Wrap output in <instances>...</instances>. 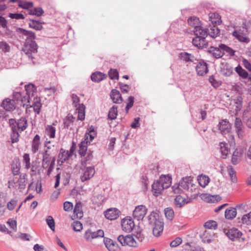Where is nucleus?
Wrapping results in <instances>:
<instances>
[{
	"label": "nucleus",
	"mask_w": 251,
	"mask_h": 251,
	"mask_svg": "<svg viewBox=\"0 0 251 251\" xmlns=\"http://www.w3.org/2000/svg\"><path fill=\"white\" fill-rule=\"evenodd\" d=\"M21 33L26 36L23 51L29 58H33V55L37 52L38 46L35 41V35L31 31L20 28Z\"/></svg>",
	"instance_id": "1"
},
{
	"label": "nucleus",
	"mask_w": 251,
	"mask_h": 251,
	"mask_svg": "<svg viewBox=\"0 0 251 251\" xmlns=\"http://www.w3.org/2000/svg\"><path fill=\"white\" fill-rule=\"evenodd\" d=\"M149 224L152 226V232L153 235L158 237L162 233L164 229V223L159 218L157 212L152 211L148 216Z\"/></svg>",
	"instance_id": "2"
},
{
	"label": "nucleus",
	"mask_w": 251,
	"mask_h": 251,
	"mask_svg": "<svg viewBox=\"0 0 251 251\" xmlns=\"http://www.w3.org/2000/svg\"><path fill=\"white\" fill-rule=\"evenodd\" d=\"M85 133L84 140L82 141L79 146V153L81 156H84L87 150V144L90 143L97 135L96 131L93 126H91Z\"/></svg>",
	"instance_id": "3"
},
{
	"label": "nucleus",
	"mask_w": 251,
	"mask_h": 251,
	"mask_svg": "<svg viewBox=\"0 0 251 251\" xmlns=\"http://www.w3.org/2000/svg\"><path fill=\"white\" fill-rule=\"evenodd\" d=\"M218 128L223 135H226L228 134L229 136V141L231 143H234L235 144L234 136L232 134H229L231 130V125L228 120L225 119L220 121L218 125Z\"/></svg>",
	"instance_id": "4"
},
{
	"label": "nucleus",
	"mask_w": 251,
	"mask_h": 251,
	"mask_svg": "<svg viewBox=\"0 0 251 251\" xmlns=\"http://www.w3.org/2000/svg\"><path fill=\"white\" fill-rule=\"evenodd\" d=\"M73 103L74 106L76 108V110L78 113L77 119L80 121H83L85 119V106L83 104L79 103V98L75 94L72 95Z\"/></svg>",
	"instance_id": "5"
},
{
	"label": "nucleus",
	"mask_w": 251,
	"mask_h": 251,
	"mask_svg": "<svg viewBox=\"0 0 251 251\" xmlns=\"http://www.w3.org/2000/svg\"><path fill=\"white\" fill-rule=\"evenodd\" d=\"M42 154V166L44 169L48 168L47 175L50 176L54 168L55 161V157H52L43 153Z\"/></svg>",
	"instance_id": "6"
},
{
	"label": "nucleus",
	"mask_w": 251,
	"mask_h": 251,
	"mask_svg": "<svg viewBox=\"0 0 251 251\" xmlns=\"http://www.w3.org/2000/svg\"><path fill=\"white\" fill-rule=\"evenodd\" d=\"M118 240L122 246L136 247L138 245L135 238L131 235H127L126 236L121 235L118 237Z\"/></svg>",
	"instance_id": "7"
},
{
	"label": "nucleus",
	"mask_w": 251,
	"mask_h": 251,
	"mask_svg": "<svg viewBox=\"0 0 251 251\" xmlns=\"http://www.w3.org/2000/svg\"><path fill=\"white\" fill-rule=\"evenodd\" d=\"M18 184L16 185L14 180L9 181L8 182V187L9 188H16L17 186H18L19 189L21 190L24 189L27 183V175L26 174H22L20 175V178L18 180Z\"/></svg>",
	"instance_id": "8"
},
{
	"label": "nucleus",
	"mask_w": 251,
	"mask_h": 251,
	"mask_svg": "<svg viewBox=\"0 0 251 251\" xmlns=\"http://www.w3.org/2000/svg\"><path fill=\"white\" fill-rule=\"evenodd\" d=\"M147 211L148 208L145 205H138L133 211V217L137 220H142L146 215Z\"/></svg>",
	"instance_id": "9"
},
{
	"label": "nucleus",
	"mask_w": 251,
	"mask_h": 251,
	"mask_svg": "<svg viewBox=\"0 0 251 251\" xmlns=\"http://www.w3.org/2000/svg\"><path fill=\"white\" fill-rule=\"evenodd\" d=\"M104 234V231L101 229L94 232L91 229H88L84 233V238L86 241L89 242L94 238L103 237Z\"/></svg>",
	"instance_id": "10"
},
{
	"label": "nucleus",
	"mask_w": 251,
	"mask_h": 251,
	"mask_svg": "<svg viewBox=\"0 0 251 251\" xmlns=\"http://www.w3.org/2000/svg\"><path fill=\"white\" fill-rule=\"evenodd\" d=\"M180 186L182 189L193 192L195 189V185L193 183V179L191 176L183 177L179 181Z\"/></svg>",
	"instance_id": "11"
},
{
	"label": "nucleus",
	"mask_w": 251,
	"mask_h": 251,
	"mask_svg": "<svg viewBox=\"0 0 251 251\" xmlns=\"http://www.w3.org/2000/svg\"><path fill=\"white\" fill-rule=\"evenodd\" d=\"M121 226L123 230L130 232L133 230L135 224L132 218L127 216L122 220Z\"/></svg>",
	"instance_id": "12"
},
{
	"label": "nucleus",
	"mask_w": 251,
	"mask_h": 251,
	"mask_svg": "<svg viewBox=\"0 0 251 251\" xmlns=\"http://www.w3.org/2000/svg\"><path fill=\"white\" fill-rule=\"evenodd\" d=\"M180 59L187 63V66L190 65L191 63L196 64L198 59L193 54L186 52H182L179 54Z\"/></svg>",
	"instance_id": "13"
},
{
	"label": "nucleus",
	"mask_w": 251,
	"mask_h": 251,
	"mask_svg": "<svg viewBox=\"0 0 251 251\" xmlns=\"http://www.w3.org/2000/svg\"><path fill=\"white\" fill-rule=\"evenodd\" d=\"M235 132L238 138L242 139L245 135V129L243 122L240 118H236L234 122Z\"/></svg>",
	"instance_id": "14"
},
{
	"label": "nucleus",
	"mask_w": 251,
	"mask_h": 251,
	"mask_svg": "<svg viewBox=\"0 0 251 251\" xmlns=\"http://www.w3.org/2000/svg\"><path fill=\"white\" fill-rule=\"evenodd\" d=\"M82 170L83 173L80 176V179L82 182L89 180L95 174V169L93 166L86 167Z\"/></svg>",
	"instance_id": "15"
},
{
	"label": "nucleus",
	"mask_w": 251,
	"mask_h": 251,
	"mask_svg": "<svg viewBox=\"0 0 251 251\" xmlns=\"http://www.w3.org/2000/svg\"><path fill=\"white\" fill-rule=\"evenodd\" d=\"M74 151L72 148L69 151H66L61 149L58 155V163L61 165L65 161L68 160L73 153Z\"/></svg>",
	"instance_id": "16"
},
{
	"label": "nucleus",
	"mask_w": 251,
	"mask_h": 251,
	"mask_svg": "<svg viewBox=\"0 0 251 251\" xmlns=\"http://www.w3.org/2000/svg\"><path fill=\"white\" fill-rule=\"evenodd\" d=\"M45 148L43 153L52 156L57 152L55 146L50 141H48L47 139L45 142Z\"/></svg>",
	"instance_id": "17"
},
{
	"label": "nucleus",
	"mask_w": 251,
	"mask_h": 251,
	"mask_svg": "<svg viewBox=\"0 0 251 251\" xmlns=\"http://www.w3.org/2000/svg\"><path fill=\"white\" fill-rule=\"evenodd\" d=\"M244 152L242 148H237L233 152L231 162L233 165H237L241 161Z\"/></svg>",
	"instance_id": "18"
},
{
	"label": "nucleus",
	"mask_w": 251,
	"mask_h": 251,
	"mask_svg": "<svg viewBox=\"0 0 251 251\" xmlns=\"http://www.w3.org/2000/svg\"><path fill=\"white\" fill-rule=\"evenodd\" d=\"M220 73L226 76L230 75L233 72L232 68L226 62H222L220 66Z\"/></svg>",
	"instance_id": "19"
},
{
	"label": "nucleus",
	"mask_w": 251,
	"mask_h": 251,
	"mask_svg": "<svg viewBox=\"0 0 251 251\" xmlns=\"http://www.w3.org/2000/svg\"><path fill=\"white\" fill-rule=\"evenodd\" d=\"M195 68L197 74L199 75L203 76L208 72L207 64L203 61L200 62Z\"/></svg>",
	"instance_id": "20"
},
{
	"label": "nucleus",
	"mask_w": 251,
	"mask_h": 251,
	"mask_svg": "<svg viewBox=\"0 0 251 251\" xmlns=\"http://www.w3.org/2000/svg\"><path fill=\"white\" fill-rule=\"evenodd\" d=\"M165 189H166L165 187L162 185L158 180L155 181L152 185V191L155 196L161 195Z\"/></svg>",
	"instance_id": "21"
},
{
	"label": "nucleus",
	"mask_w": 251,
	"mask_h": 251,
	"mask_svg": "<svg viewBox=\"0 0 251 251\" xmlns=\"http://www.w3.org/2000/svg\"><path fill=\"white\" fill-rule=\"evenodd\" d=\"M41 145L40 137L39 135L36 134L31 142V150L33 153H36L40 149Z\"/></svg>",
	"instance_id": "22"
},
{
	"label": "nucleus",
	"mask_w": 251,
	"mask_h": 251,
	"mask_svg": "<svg viewBox=\"0 0 251 251\" xmlns=\"http://www.w3.org/2000/svg\"><path fill=\"white\" fill-rule=\"evenodd\" d=\"M120 211L116 208H110L107 210L104 215L106 219L110 220H116L119 216Z\"/></svg>",
	"instance_id": "23"
},
{
	"label": "nucleus",
	"mask_w": 251,
	"mask_h": 251,
	"mask_svg": "<svg viewBox=\"0 0 251 251\" xmlns=\"http://www.w3.org/2000/svg\"><path fill=\"white\" fill-rule=\"evenodd\" d=\"M206 37H202L199 36H196L193 39L192 43L193 45L199 48H203L207 45V42L205 40Z\"/></svg>",
	"instance_id": "24"
},
{
	"label": "nucleus",
	"mask_w": 251,
	"mask_h": 251,
	"mask_svg": "<svg viewBox=\"0 0 251 251\" xmlns=\"http://www.w3.org/2000/svg\"><path fill=\"white\" fill-rule=\"evenodd\" d=\"M106 248L109 251H118L119 248L117 244L109 238H104L103 240Z\"/></svg>",
	"instance_id": "25"
},
{
	"label": "nucleus",
	"mask_w": 251,
	"mask_h": 251,
	"mask_svg": "<svg viewBox=\"0 0 251 251\" xmlns=\"http://www.w3.org/2000/svg\"><path fill=\"white\" fill-rule=\"evenodd\" d=\"M208 51L216 58H220L224 54L222 49L219 46L218 47L211 46L209 48Z\"/></svg>",
	"instance_id": "26"
},
{
	"label": "nucleus",
	"mask_w": 251,
	"mask_h": 251,
	"mask_svg": "<svg viewBox=\"0 0 251 251\" xmlns=\"http://www.w3.org/2000/svg\"><path fill=\"white\" fill-rule=\"evenodd\" d=\"M242 234V232L235 228H232L229 229L226 233L227 236L232 240L239 238L241 236Z\"/></svg>",
	"instance_id": "27"
},
{
	"label": "nucleus",
	"mask_w": 251,
	"mask_h": 251,
	"mask_svg": "<svg viewBox=\"0 0 251 251\" xmlns=\"http://www.w3.org/2000/svg\"><path fill=\"white\" fill-rule=\"evenodd\" d=\"M83 212L82 209V204L80 202H77L74 209V214L73 217L74 218L80 219L83 217Z\"/></svg>",
	"instance_id": "28"
},
{
	"label": "nucleus",
	"mask_w": 251,
	"mask_h": 251,
	"mask_svg": "<svg viewBox=\"0 0 251 251\" xmlns=\"http://www.w3.org/2000/svg\"><path fill=\"white\" fill-rule=\"evenodd\" d=\"M15 100L6 99L2 102V106L7 111H11L15 108Z\"/></svg>",
	"instance_id": "29"
},
{
	"label": "nucleus",
	"mask_w": 251,
	"mask_h": 251,
	"mask_svg": "<svg viewBox=\"0 0 251 251\" xmlns=\"http://www.w3.org/2000/svg\"><path fill=\"white\" fill-rule=\"evenodd\" d=\"M214 233L213 232L205 230L201 235V238L204 243H209L213 239Z\"/></svg>",
	"instance_id": "30"
},
{
	"label": "nucleus",
	"mask_w": 251,
	"mask_h": 251,
	"mask_svg": "<svg viewBox=\"0 0 251 251\" xmlns=\"http://www.w3.org/2000/svg\"><path fill=\"white\" fill-rule=\"evenodd\" d=\"M171 180L172 178L169 175H162L158 180L167 189L170 186Z\"/></svg>",
	"instance_id": "31"
},
{
	"label": "nucleus",
	"mask_w": 251,
	"mask_h": 251,
	"mask_svg": "<svg viewBox=\"0 0 251 251\" xmlns=\"http://www.w3.org/2000/svg\"><path fill=\"white\" fill-rule=\"evenodd\" d=\"M233 35L240 42L247 43L250 41V39L246 35L239 31H234Z\"/></svg>",
	"instance_id": "32"
},
{
	"label": "nucleus",
	"mask_w": 251,
	"mask_h": 251,
	"mask_svg": "<svg viewBox=\"0 0 251 251\" xmlns=\"http://www.w3.org/2000/svg\"><path fill=\"white\" fill-rule=\"evenodd\" d=\"M193 32L196 36H199L202 37H206L208 35L207 30L203 28L200 25H198L194 28Z\"/></svg>",
	"instance_id": "33"
},
{
	"label": "nucleus",
	"mask_w": 251,
	"mask_h": 251,
	"mask_svg": "<svg viewBox=\"0 0 251 251\" xmlns=\"http://www.w3.org/2000/svg\"><path fill=\"white\" fill-rule=\"evenodd\" d=\"M110 97L114 103H121L122 101L121 93L116 89H113L111 91Z\"/></svg>",
	"instance_id": "34"
},
{
	"label": "nucleus",
	"mask_w": 251,
	"mask_h": 251,
	"mask_svg": "<svg viewBox=\"0 0 251 251\" xmlns=\"http://www.w3.org/2000/svg\"><path fill=\"white\" fill-rule=\"evenodd\" d=\"M235 111L238 113L241 109L243 104V99L241 96H238L233 100Z\"/></svg>",
	"instance_id": "35"
},
{
	"label": "nucleus",
	"mask_w": 251,
	"mask_h": 251,
	"mask_svg": "<svg viewBox=\"0 0 251 251\" xmlns=\"http://www.w3.org/2000/svg\"><path fill=\"white\" fill-rule=\"evenodd\" d=\"M237 215L236 209L235 208L230 207L226 209L225 212V215L226 219L228 220H232Z\"/></svg>",
	"instance_id": "36"
},
{
	"label": "nucleus",
	"mask_w": 251,
	"mask_h": 251,
	"mask_svg": "<svg viewBox=\"0 0 251 251\" xmlns=\"http://www.w3.org/2000/svg\"><path fill=\"white\" fill-rule=\"evenodd\" d=\"M106 77V75L100 72H96L92 74L91 78L93 81L99 82Z\"/></svg>",
	"instance_id": "37"
},
{
	"label": "nucleus",
	"mask_w": 251,
	"mask_h": 251,
	"mask_svg": "<svg viewBox=\"0 0 251 251\" xmlns=\"http://www.w3.org/2000/svg\"><path fill=\"white\" fill-rule=\"evenodd\" d=\"M219 146L222 157L223 158H226L229 152L228 144L225 142H221Z\"/></svg>",
	"instance_id": "38"
},
{
	"label": "nucleus",
	"mask_w": 251,
	"mask_h": 251,
	"mask_svg": "<svg viewBox=\"0 0 251 251\" xmlns=\"http://www.w3.org/2000/svg\"><path fill=\"white\" fill-rule=\"evenodd\" d=\"M198 181L199 184L202 187H205L209 182L210 179L208 176L205 175H200L198 177Z\"/></svg>",
	"instance_id": "39"
},
{
	"label": "nucleus",
	"mask_w": 251,
	"mask_h": 251,
	"mask_svg": "<svg viewBox=\"0 0 251 251\" xmlns=\"http://www.w3.org/2000/svg\"><path fill=\"white\" fill-rule=\"evenodd\" d=\"M209 20L212 23L216 25H220L221 23V17L216 13H211L209 16Z\"/></svg>",
	"instance_id": "40"
},
{
	"label": "nucleus",
	"mask_w": 251,
	"mask_h": 251,
	"mask_svg": "<svg viewBox=\"0 0 251 251\" xmlns=\"http://www.w3.org/2000/svg\"><path fill=\"white\" fill-rule=\"evenodd\" d=\"M188 201H186L185 198L180 195L177 196L175 199V204L179 207H182L185 204L188 203Z\"/></svg>",
	"instance_id": "41"
},
{
	"label": "nucleus",
	"mask_w": 251,
	"mask_h": 251,
	"mask_svg": "<svg viewBox=\"0 0 251 251\" xmlns=\"http://www.w3.org/2000/svg\"><path fill=\"white\" fill-rule=\"evenodd\" d=\"M18 128L21 131H23L27 127V121L25 118L22 117L16 123Z\"/></svg>",
	"instance_id": "42"
},
{
	"label": "nucleus",
	"mask_w": 251,
	"mask_h": 251,
	"mask_svg": "<svg viewBox=\"0 0 251 251\" xmlns=\"http://www.w3.org/2000/svg\"><path fill=\"white\" fill-rule=\"evenodd\" d=\"M56 128L55 127L48 125L46 128V134L50 138H54L55 136Z\"/></svg>",
	"instance_id": "43"
},
{
	"label": "nucleus",
	"mask_w": 251,
	"mask_h": 251,
	"mask_svg": "<svg viewBox=\"0 0 251 251\" xmlns=\"http://www.w3.org/2000/svg\"><path fill=\"white\" fill-rule=\"evenodd\" d=\"M21 169V164L20 162L19 161H17L15 162H13L12 166H11V170L12 174L14 175H18L20 173V170Z\"/></svg>",
	"instance_id": "44"
},
{
	"label": "nucleus",
	"mask_w": 251,
	"mask_h": 251,
	"mask_svg": "<svg viewBox=\"0 0 251 251\" xmlns=\"http://www.w3.org/2000/svg\"><path fill=\"white\" fill-rule=\"evenodd\" d=\"M42 106V104L40 101L39 99L36 98L34 99V101L31 106V107H33L34 111L35 112L39 114L40 112V109Z\"/></svg>",
	"instance_id": "45"
},
{
	"label": "nucleus",
	"mask_w": 251,
	"mask_h": 251,
	"mask_svg": "<svg viewBox=\"0 0 251 251\" xmlns=\"http://www.w3.org/2000/svg\"><path fill=\"white\" fill-rule=\"evenodd\" d=\"M29 25L31 28L37 30H40L43 28L41 23L38 21L30 20V23H29Z\"/></svg>",
	"instance_id": "46"
},
{
	"label": "nucleus",
	"mask_w": 251,
	"mask_h": 251,
	"mask_svg": "<svg viewBox=\"0 0 251 251\" xmlns=\"http://www.w3.org/2000/svg\"><path fill=\"white\" fill-rule=\"evenodd\" d=\"M227 170L231 181L233 182H236L237 181V177L236 176L235 171L234 170L233 167L229 165L227 167Z\"/></svg>",
	"instance_id": "47"
},
{
	"label": "nucleus",
	"mask_w": 251,
	"mask_h": 251,
	"mask_svg": "<svg viewBox=\"0 0 251 251\" xmlns=\"http://www.w3.org/2000/svg\"><path fill=\"white\" fill-rule=\"evenodd\" d=\"M118 113L117 106L114 105L111 107L108 113V118L110 120H114L117 118Z\"/></svg>",
	"instance_id": "48"
},
{
	"label": "nucleus",
	"mask_w": 251,
	"mask_h": 251,
	"mask_svg": "<svg viewBox=\"0 0 251 251\" xmlns=\"http://www.w3.org/2000/svg\"><path fill=\"white\" fill-rule=\"evenodd\" d=\"M23 163L25 165L26 169H29L31 167L30 158L28 153H25L23 156Z\"/></svg>",
	"instance_id": "49"
},
{
	"label": "nucleus",
	"mask_w": 251,
	"mask_h": 251,
	"mask_svg": "<svg viewBox=\"0 0 251 251\" xmlns=\"http://www.w3.org/2000/svg\"><path fill=\"white\" fill-rule=\"evenodd\" d=\"M28 13L31 15L41 16L44 13V11L41 7H35L32 9L29 10Z\"/></svg>",
	"instance_id": "50"
},
{
	"label": "nucleus",
	"mask_w": 251,
	"mask_h": 251,
	"mask_svg": "<svg viewBox=\"0 0 251 251\" xmlns=\"http://www.w3.org/2000/svg\"><path fill=\"white\" fill-rule=\"evenodd\" d=\"M188 23L190 25L193 26L195 28L196 27L199 25L200 20L196 17H191L188 19Z\"/></svg>",
	"instance_id": "51"
},
{
	"label": "nucleus",
	"mask_w": 251,
	"mask_h": 251,
	"mask_svg": "<svg viewBox=\"0 0 251 251\" xmlns=\"http://www.w3.org/2000/svg\"><path fill=\"white\" fill-rule=\"evenodd\" d=\"M74 117L72 115L68 114L64 120V126L65 127L68 128L73 123Z\"/></svg>",
	"instance_id": "52"
},
{
	"label": "nucleus",
	"mask_w": 251,
	"mask_h": 251,
	"mask_svg": "<svg viewBox=\"0 0 251 251\" xmlns=\"http://www.w3.org/2000/svg\"><path fill=\"white\" fill-rule=\"evenodd\" d=\"M12 133L11 135V142L13 143H16L19 141V134L17 131L16 128L12 126Z\"/></svg>",
	"instance_id": "53"
},
{
	"label": "nucleus",
	"mask_w": 251,
	"mask_h": 251,
	"mask_svg": "<svg viewBox=\"0 0 251 251\" xmlns=\"http://www.w3.org/2000/svg\"><path fill=\"white\" fill-rule=\"evenodd\" d=\"M242 223L249 225L251 224V212L244 215L241 218Z\"/></svg>",
	"instance_id": "54"
},
{
	"label": "nucleus",
	"mask_w": 251,
	"mask_h": 251,
	"mask_svg": "<svg viewBox=\"0 0 251 251\" xmlns=\"http://www.w3.org/2000/svg\"><path fill=\"white\" fill-rule=\"evenodd\" d=\"M164 213L166 218L172 221L174 217V212L173 209L171 208H167L164 210Z\"/></svg>",
	"instance_id": "55"
},
{
	"label": "nucleus",
	"mask_w": 251,
	"mask_h": 251,
	"mask_svg": "<svg viewBox=\"0 0 251 251\" xmlns=\"http://www.w3.org/2000/svg\"><path fill=\"white\" fill-rule=\"evenodd\" d=\"M46 223L50 229L52 231H55V222L52 217L49 216L46 219Z\"/></svg>",
	"instance_id": "56"
},
{
	"label": "nucleus",
	"mask_w": 251,
	"mask_h": 251,
	"mask_svg": "<svg viewBox=\"0 0 251 251\" xmlns=\"http://www.w3.org/2000/svg\"><path fill=\"white\" fill-rule=\"evenodd\" d=\"M206 228L209 229H216L217 226V222L215 221L210 220L206 222L204 225Z\"/></svg>",
	"instance_id": "57"
},
{
	"label": "nucleus",
	"mask_w": 251,
	"mask_h": 251,
	"mask_svg": "<svg viewBox=\"0 0 251 251\" xmlns=\"http://www.w3.org/2000/svg\"><path fill=\"white\" fill-rule=\"evenodd\" d=\"M219 47L221 49H222L224 52L225 51L226 53H228L230 55H234L235 51L230 47H227L226 45L222 44H220Z\"/></svg>",
	"instance_id": "58"
},
{
	"label": "nucleus",
	"mask_w": 251,
	"mask_h": 251,
	"mask_svg": "<svg viewBox=\"0 0 251 251\" xmlns=\"http://www.w3.org/2000/svg\"><path fill=\"white\" fill-rule=\"evenodd\" d=\"M18 5L20 7L26 9L31 8L33 6V3L29 1H22L20 0L19 2Z\"/></svg>",
	"instance_id": "59"
},
{
	"label": "nucleus",
	"mask_w": 251,
	"mask_h": 251,
	"mask_svg": "<svg viewBox=\"0 0 251 251\" xmlns=\"http://www.w3.org/2000/svg\"><path fill=\"white\" fill-rule=\"evenodd\" d=\"M73 229L76 232H80L83 228L82 224L79 221H75L72 225Z\"/></svg>",
	"instance_id": "60"
},
{
	"label": "nucleus",
	"mask_w": 251,
	"mask_h": 251,
	"mask_svg": "<svg viewBox=\"0 0 251 251\" xmlns=\"http://www.w3.org/2000/svg\"><path fill=\"white\" fill-rule=\"evenodd\" d=\"M43 91L48 96H50L54 94L56 92V89L54 87H45L43 88Z\"/></svg>",
	"instance_id": "61"
},
{
	"label": "nucleus",
	"mask_w": 251,
	"mask_h": 251,
	"mask_svg": "<svg viewBox=\"0 0 251 251\" xmlns=\"http://www.w3.org/2000/svg\"><path fill=\"white\" fill-rule=\"evenodd\" d=\"M236 71L239 74V75L243 78H246L248 76V73L244 69H243L240 66H238L236 68Z\"/></svg>",
	"instance_id": "62"
},
{
	"label": "nucleus",
	"mask_w": 251,
	"mask_h": 251,
	"mask_svg": "<svg viewBox=\"0 0 251 251\" xmlns=\"http://www.w3.org/2000/svg\"><path fill=\"white\" fill-rule=\"evenodd\" d=\"M108 75L109 77L112 79H118L119 78V73L115 69H110Z\"/></svg>",
	"instance_id": "63"
},
{
	"label": "nucleus",
	"mask_w": 251,
	"mask_h": 251,
	"mask_svg": "<svg viewBox=\"0 0 251 251\" xmlns=\"http://www.w3.org/2000/svg\"><path fill=\"white\" fill-rule=\"evenodd\" d=\"M220 30L216 27H213L210 28V31H209L208 34L212 38L216 37L219 34Z\"/></svg>",
	"instance_id": "64"
}]
</instances>
